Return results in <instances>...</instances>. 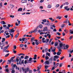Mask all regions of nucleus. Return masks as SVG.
Wrapping results in <instances>:
<instances>
[{
  "mask_svg": "<svg viewBox=\"0 0 73 73\" xmlns=\"http://www.w3.org/2000/svg\"><path fill=\"white\" fill-rule=\"evenodd\" d=\"M13 48L14 49H13V50H15V49H16V48H17V47L15 45L13 46Z\"/></svg>",
  "mask_w": 73,
  "mask_h": 73,
  "instance_id": "21",
  "label": "nucleus"
},
{
  "mask_svg": "<svg viewBox=\"0 0 73 73\" xmlns=\"http://www.w3.org/2000/svg\"><path fill=\"white\" fill-rule=\"evenodd\" d=\"M62 73H65V70H63V72H61Z\"/></svg>",
  "mask_w": 73,
  "mask_h": 73,
  "instance_id": "63",
  "label": "nucleus"
},
{
  "mask_svg": "<svg viewBox=\"0 0 73 73\" xmlns=\"http://www.w3.org/2000/svg\"><path fill=\"white\" fill-rule=\"evenodd\" d=\"M45 69H47V68H48V66H46V65L45 66Z\"/></svg>",
  "mask_w": 73,
  "mask_h": 73,
  "instance_id": "48",
  "label": "nucleus"
},
{
  "mask_svg": "<svg viewBox=\"0 0 73 73\" xmlns=\"http://www.w3.org/2000/svg\"><path fill=\"white\" fill-rule=\"evenodd\" d=\"M9 29V27H6V29Z\"/></svg>",
  "mask_w": 73,
  "mask_h": 73,
  "instance_id": "60",
  "label": "nucleus"
},
{
  "mask_svg": "<svg viewBox=\"0 0 73 73\" xmlns=\"http://www.w3.org/2000/svg\"><path fill=\"white\" fill-rule=\"evenodd\" d=\"M65 45V44H63L61 43H60V47H62V46H63L61 48L62 49H64V46Z\"/></svg>",
  "mask_w": 73,
  "mask_h": 73,
  "instance_id": "6",
  "label": "nucleus"
},
{
  "mask_svg": "<svg viewBox=\"0 0 73 73\" xmlns=\"http://www.w3.org/2000/svg\"><path fill=\"white\" fill-rule=\"evenodd\" d=\"M5 70L6 72H9V70L8 69H6Z\"/></svg>",
  "mask_w": 73,
  "mask_h": 73,
  "instance_id": "56",
  "label": "nucleus"
},
{
  "mask_svg": "<svg viewBox=\"0 0 73 73\" xmlns=\"http://www.w3.org/2000/svg\"><path fill=\"white\" fill-rule=\"evenodd\" d=\"M64 32H65V33H68V30L66 29H64Z\"/></svg>",
  "mask_w": 73,
  "mask_h": 73,
  "instance_id": "26",
  "label": "nucleus"
},
{
  "mask_svg": "<svg viewBox=\"0 0 73 73\" xmlns=\"http://www.w3.org/2000/svg\"><path fill=\"white\" fill-rule=\"evenodd\" d=\"M19 33H18L15 36V37L16 38H17L19 36Z\"/></svg>",
  "mask_w": 73,
  "mask_h": 73,
  "instance_id": "22",
  "label": "nucleus"
},
{
  "mask_svg": "<svg viewBox=\"0 0 73 73\" xmlns=\"http://www.w3.org/2000/svg\"><path fill=\"white\" fill-rule=\"evenodd\" d=\"M42 21L43 22H44V23H45V22H46V19L43 20Z\"/></svg>",
  "mask_w": 73,
  "mask_h": 73,
  "instance_id": "49",
  "label": "nucleus"
},
{
  "mask_svg": "<svg viewBox=\"0 0 73 73\" xmlns=\"http://www.w3.org/2000/svg\"><path fill=\"white\" fill-rule=\"evenodd\" d=\"M68 6H66L64 7V8L65 10H66V11H68L70 10V8H68Z\"/></svg>",
  "mask_w": 73,
  "mask_h": 73,
  "instance_id": "11",
  "label": "nucleus"
},
{
  "mask_svg": "<svg viewBox=\"0 0 73 73\" xmlns=\"http://www.w3.org/2000/svg\"><path fill=\"white\" fill-rule=\"evenodd\" d=\"M57 45H58V43L57 42H55V46H57Z\"/></svg>",
  "mask_w": 73,
  "mask_h": 73,
  "instance_id": "45",
  "label": "nucleus"
},
{
  "mask_svg": "<svg viewBox=\"0 0 73 73\" xmlns=\"http://www.w3.org/2000/svg\"><path fill=\"white\" fill-rule=\"evenodd\" d=\"M73 36H71L70 37V38H69V39H70V40H71V39H72V38H73Z\"/></svg>",
  "mask_w": 73,
  "mask_h": 73,
  "instance_id": "54",
  "label": "nucleus"
},
{
  "mask_svg": "<svg viewBox=\"0 0 73 73\" xmlns=\"http://www.w3.org/2000/svg\"><path fill=\"white\" fill-rule=\"evenodd\" d=\"M48 19H49V20H51V21L52 22H53V21H54V19H53V18H48Z\"/></svg>",
  "mask_w": 73,
  "mask_h": 73,
  "instance_id": "15",
  "label": "nucleus"
},
{
  "mask_svg": "<svg viewBox=\"0 0 73 73\" xmlns=\"http://www.w3.org/2000/svg\"><path fill=\"white\" fill-rule=\"evenodd\" d=\"M44 50L45 52H47V51L48 50V48H46Z\"/></svg>",
  "mask_w": 73,
  "mask_h": 73,
  "instance_id": "61",
  "label": "nucleus"
},
{
  "mask_svg": "<svg viewBox=\"0 0 73 73\" xmlns=\"http://www.w3.org/2000/svg\"><path fill=\"white\" fill-rule=\"evenodd\" d=\"M44 63L45 65H49V62L47 60V61L45 62Z\"/></svg>",
  "mask_w": 73,
  "mask_h": 73,
  "instance_id": "10",
  "label": "nucleus"
},
{
  "mask_svg": "<svg viewBox=\"0 0 73 73\" xmlns=\"http://www.w3.org/2000/svg\"><path fill=\"white\" fill-rule=\"evenodd\" d=\"M27 38H25V40H24V41H25V43H27Z\"/></svg>",
  "mask_w": 73,
  "mask_h": 73,
  "instance_id": "34",
  "label": "nucleus"
},
{
  "mask_svg": "<svg viewBox=\"0 0 73 73\" xmlns=\"http://www.w3.org/2000/svg\"><path fill=\"white\" fill-rule=\"evenodd\" d=\"M61 54V52H60L59 51H58L57 53V54L58 56H60V54Z\"/></svg>",
  "mask_w": 73,
  "mask_h": 73,
  "instance_id": "18",
  "label": "nucleus"
},
{
  "mask_svg": "<svg viewBox=\"0 0 73 73\" xmlns=\"http://www.w3.org/2000/svg\"><path fill=\"white\" fill-rule=\"evenodd\" d=\"M11 66H12V67H13V68H12L13 69H14V68H15V67H16V64H14L13 63H12L11 64Z\"/></svg>",
  "mask_w": 73,
  "mask_h": 73,
  "instance_id": "4",
  "label": "nucleus"
},
{
  "mask_svg": "<svg viewBox=\"0 0 73 73\" xmlns=\"http://www.w3.org/2000/svg\"><path fill=\"white\" fill-rule=\"evenodd\" d=\"M37 57V55L36 54H35L34 55V57L33 58V60H36L37 59V58H36Z\"/></svg>",
  "mask_w": 73,
  "mask_h": 73,
  "instance_id": "20",
  "label": "nucleus"
},
{
  "mask_svg": "<svg viewBox=\"0 0 73 73\" xmlns=\"http://www.w3.org/2000/svg\"><path fill=\"white\" fill-rule=\"evenodd\" d=\"M8 62H7L8 64H11V62L12 61L10 60H8Z\"/></svg>",
  "mask_w": 73,
  "mask_h": 73,
  "instance_id": "19",
  "label": "nucleus"
},
{
  "mask_svg": "<svg viewBox=\"0 0 73 73\" xmlns=\"http://www.w3.org/2000/svg\"><path fill=\"white\" fill-rule=\"evenodd\" d=\"M35 40V38H32L31 39V42H33Z\"/></svg>",
  "mask_w": 73,
  "mask_h": 73,
  "instance_id": "30",
  "label": "nucleus"
},
{
  "mask_svg": "<svg viewBox=\"0 0 73 73\" xmlns=\"http://www.w3.org/2000/svg\"><path fill=\"white\" fill-rule=\"evenodd\" d=\"M25 38H22V40L23 41H24L25 39Z\"/></svg>",
  "mask_w": 73,
  "mask_h": 73,
  "instance_id": "58",
  "label": "nucleus"
},
{
  "mask_svg": "<svg viewBox=\"0 0 73 73\" xmlns=\"http://www.w3.org/2000/svg\"><path fill=\"white\" fill-rule=\"evenodd\" d=\"M45 25L46 26H50V23H48L47 25Z\"/></svg>",
  "mask_w": 73,
  "mask_h": 73,
  "instance_id": "53",
  "label": "nucleus"
},
{
  "mask_svg": "<svg viewBox=\"0 0 73 73\" xmlns=\"http://www.w3.org/2000/svg\"><path fill=\"white\" fill-rule=\"evenodd\" d=\"M56 34L58 35V36H61V33L59 32L57 33Z\"/></svg>",
  "mask_w": 73,
  "mask_h": 73,
  "instance_id": "39",
  "label": "nucleus"
},
{
  "mask_svg": "<svg viewBox=\"0 0 73 73\" xmlns=\"http://www.w3.org/2000/svg\"><path fill=\"white\" fill-rule=\"evenodd\" d=\"M15 30H14V28H13L12 29H11L10 30V31H9V32H10L9 33H13L14 32H15Z\"/></svg>",
  "mask_w": 73,
  "mask_h": 73,
  "instance_id": "5",
  "label": "nucleus"
},
{
  "mask_svg": "<svg viewBox=\"0 0 73 73\" xmlns=\"http://www.w3.org/2000/svg\"><path fill=\"white\" fill-rule=\"evenodd\" d=\"M62 35L63 36H64L65 35V33H64V32H63L62 33Z\"/></svg>",
  "mask_w": 73,
  "mask_h": 73,
  "instance_id": "57",
  "label": "nucleus"
},
{
  "mask_svg": "<svg viewBox=\"0 0 73 73\" xmlns=\"http://www.w3.org/2000/svg\"><path fill=\"white\" fill-rule=\"evenodd\" d=\"M29 56H25L24 58L25 60H25L24 62V63L25 64H26L27 63L29 64V63H32L33 62L32 60H33V58L30 57L29 58V60L27 59L29 58Z\"/></svg>",
  "mask_w": 73,
  "mask_h": 73,
  "instance_id": "1",
  "label": "nucleus"
},
{
  "mask_svg": "<svg viewBox=\"0 0 73 73\" xmlns=\"http://www.w3.org/2000/svg\"><path fill=\"white\" fill-rule=\"evenodd\" d=\"M39 27L40 28H42V25H39Z\"/></svg>",
  "mask_w": 73,
  "mask_h": 73,
  "instance_id": "37",
  "label": "nucleus"
},
{
  "mask_svg": "<svg viewBox=\"0 0 73 73\" xmlns=\"http://www.w3.org/2000/svg\"><path fill=\"white\" fill-rule=\"evenodd\" d=\"M21 55H23V56H25V54H19L18 56H21Z\"/></svg>",
  "mask_w": 73,
  "mask_h": 73,
  "instance_id": "43",
  "label": "nucleus"
},
{
  "mask_svg": "<svg viewBox=\"0 0 73 73\" xmlns=\"http://www.w3.org/2000/svg\"><path fill=\"white\" fill-rule=\"evenodd\" d=\"M46 56H50V54H49V53H48V52H46Z\"/></svg>",
  "mask_w": 73,
  "mask_h": 73,
  "instance_id": "35",
  "label": "nucleus"
},
{
  "mask_svg": "<svg viewBox=\"0 0 73 73\" xmlns=\"http://www.w3.org/2000/svg\"><path fill=\"white\" fill-rule=\"evenodd\" d=\"M20 47H22L23 46H24V44H20Z\"/></svg>",
  "mask_w": 73,
  "mask_h": 73,
  "instance_id": "47",
  "label": "nucleus"
},
{
  "mask_svg": "<svg viewBox=\"0 0 73 73\" xmlns=\"http://www.w3.org/2000/svg\"><path fill=\"white\" fill-rule=\"evenodd\" d=\"M9 45H7L5 47L3 51V52H5V51L9 47Z\"/></svg>",
  "mask_w": 73,
  "mask_h": 73,
  "instance_id": "7",
  "label": "nucleus"
},
{
  "mask_svg": "<svg viewBox=\"0 0 73 73\" xmlns=\"http://www.w3.org/2000/svg\"><path fill=\"white\" fill-rule=\"evenodd\" d=\"M9 33L10 36H11V37L12 38H13V33Z\"/></svg>",
  "mask_w": 73,
  "mask_h": 73,
  "instance_id": "17",
  "label": "nucleus"
},
{
  "mask_svg": "<svg viewBox=\"0 0 73 73\" xmlns=\"http://www.w3.org/2000/svg\"><path fill=\"white\" fill-rule=\"evenodd\" d=\"M18 58H19V57L17 56V58L16 59V61H17V62H19V59H18Z\"/></svg>",
  "mask_w": 73,
  "mask_h": 73,
  "instance_id": "33",
  "label": "nucleus"
},
{
  "mask_svg": "<svg viewBox=\"0 0 73 73\" xmlns=\"http://www.w3.org/2000/svg\"><path fill=\"white\" fill-rule=\"evenodd\" d=\"M3 3L2 2H1L0 3V6L1 7H3Z\"/></svg>",
  "mask_w": 73,
  "mask_h": 73,
  "instance_id": "46",
  "label": "nucleus"
},
{
  "mask_svg": "<svg viewBox=\"0 0 73 73\" xmlns=\"http://www.w3.org/2000/svg\"><path fill=\"white\" fill-rule=\"evenodd\" d=\"M53 59V58H51L48 61L49 62V63H50L51 64L52 63V60Z\"/></svg>",
  "mask_w": 73,
  "mask_h": 73,
  "instance_id": "16",
  "label": "nucleus"
},
{
  "mask_svg": "<svg viewBox=\"0 0 73 73\" xmlns=\"http://www.w3.org/2000/svg\"><path fill=\"white\" fill-rule=\"evenodd\" d=\"M24 60H22L21 62V64H24Z\"/></svg>",
  "mask_w": 73,
  "mask_h": 73,
  "instance_id": "59",
  "label": "nucleus"
},
{
  "mask_svg": "<svg viewBox=\"0 0 73 73\" xmlns=\"http://www.w3.org/2000/svg\"><path fill=\"white\" fill-rule=\"evenodd\" d=\"M10 7H11V9H12V8H13V7H14V5H10Z\"/></svg>",
  "mask_w": 73,
  "mask_h": 73,
  "instance_id": "38",
  "label": "nucleus"
},
{
  "mask_svg": "<svg viewBox=\"0 0 73 73\" xmlns=\"http://www.w3.org/2000/svg\"><path fill=\"white\" fill-rule=\"evenodd\" d=\"M40 9H42L43 8V7L42 6H40L39 7Z\"/></svg>",
  "mask_w": 73,
  "mask_h": 73,
  "instance_id": "52",
  "label": "nucleus"
},
{
  "mask_svg": "<svg viewBox=\"0 0 73 73\" xmlns=\"http://www.w3.org/2000/svg\"><path fill=\"white\" fill-rule=\"evenodd\" d=\"M15 58V56H14L13 57H12L10 59V60L12 61V62H14V60L13 59L14 58Z\"/></svg>",
  "mask_w": 73,
  "mask_h": 73,
  "instance_id": "9",
  "label": "nucleus"
},
{
  "mask_svg": "<svg viewBox=\"0 0 73 73\" xmlns=\"http://www.w3.org/2000/svg\"><path fill=\"white\" fill-rule=\"evenodd\" d=\"M15 25L16 26H18V25H19V24H17V22H16L15 23Z\"/></svg>",
  "mask_w": 73,
  "mask_h": 73,
  "instance_id": "64",
  "label": "nucleus"
},
{
  "mask_svg": "<svg viewBox=\"0 0 73 73\" xmlns=\"http://www.w3.org/2000/svg\"><path fill=\"white\" fill-rule=\"evenodd\" d=\"M21 2L22 3H26L27 2V0H22Z\"/></svg>",
  "mask_w": 73,
  "mask_h": 73,
  "instance_id": "8",
  "label": "nucleus"
},
{
  "mask_svg": "<svg viewBox=\"0 0 73 73\" xmlns=\"http://www.w3.org/2000/svg\"><path fill=\"white\" fill-rule=\"evenodd\" d=\"M61 18H62V17H61V16L59 17L58 16L56 17V19H58L59 20H60V19H61Z\"/></svg>",
  "mask_w": 73,
  "mask_h": 73,
  "instance_id": "24",
  "label": "nucleus"
},
{
  "mask_svg": "<svg viewBox=\"0 0 73 73\" xmlns=\"http://www.w3.org/2000/svg\"><path fill=\"white\" fill-rule=\"evenodd\" d=\"M47 36H48V37L49 38H50V37H51V36L50 35V34H47Z\"/></svg>",
  "mask_w": 73,
  "mask_h": 73,
  "instance_id": "28",
  "label": "nucleus"
},
{
  "mask_svg": "<svg viewBox=\"0 0 73 73\" xmlns=\"http://www.w3.org/2000/svg\"><path fill=\"white\" fill-rule=\"evenodd\" d=\"M52 7V5H48V8H50Z\"/></svg>",
  "mask_w": 73,
  "mask_h": 73,
  "instance_id": "36",
  "label": "nucleus"
},
{
  "mask_svg": "<svg viewBox=\"0 0 73 73\" xmlns=\"http://www.w3.org/2000/svg\"><path fill=\"white\" fill-rule=\"evenodd\" d=\"M1 24H2L3 25H5L6 24V23L4 21L1 22Z\"/></svg>",
  "mask_w": 73,
  "mask_h": 73,
  "instance_id": "14",
  "label": "nucleus"
},
{
  "mask_svg": "<svg viewBox=\"0 0 73 73\" xmlns=\"http://www.w3.org/2000/svg\"><path fill=\"white\" fill-rule=\"evenodd\" d=\"M45 58L46 60H47L48 58H49V57L48 56H46L45 57Z\"/></svg>",
  "mask_w": 73,
  "mask_h": 73,
  "instance_id": "51",
  "label": "nucleus"
},
{
  "mask_svg": "<svg viewBox=\"0 0 73 73\" xmlns=\"http://www.w3.org/2000/svg\"><path fill=\"white\" fill-rule=\"evenodd\" d=\"M60 7V5L57 4L56 5V8H58V7Z\"/></svg>",
  "mask_w": 73,
  "mask_h": 73,
  "instance_id": "42",
  "label": "nucleus"
},
{
  "mask_svg": "<svg viewBox=\"0 0 73 73\" xmlns=\"http://www.w3.org/2000/svg\"><path fill=\"white\" fill-rule=\"evenodd\" d=\"M41 67H42L40 65L38 67H37V68H38V69H39L40 70L41 69Z\"/></svg>",
  "mask_w": 73,
  "mask_h": 73,
  "instance_id": "32",
  "label": "nucleus"
},
{
  "mask_svg": "<svg viewBox=\"0 0 73 73\" xmlns=\"http://www.w3.org/2000/svg\"><path fill=\"white\" fill-rule=\"evenodd\" d=\"M38 40H34V41H35V44H36V45H38L39 43H38Z\"/></svg>",
  "mask_w": 73,
  "mask_h": 73,
  "instance_id": "12",
  "label": "nucleus"
},
{
  "mask_svg": "<svg viewBox=\"0 0 73 73\" xmlns=\"http://www.w3.org/2000/svg\"><path fill=\"white\" fill-rule=\"evenodd\" d=\"M12 73H15V70H12L11 71Z\"/></svg>",
  "mask_w": 73,
  "mask_h": 73,
  "instance_id": "40",
  "label": "nucleus"
},
{
  "mask_svg": "<svg viewBox=\"0 0 73 73\" xmlns=\"http://www.w3.org/2000/svg\"><path fill=\"white\" fill-rule=\"evenodd\" d=\"M69 46L68 45H66V46H64L63 49H68V48H69Z\"/></svg>",
  "mask_w": 73,
  "mask_h": 73,
  "instance_id": "3",
  "label": "nucleus"
},
{
  "mask_svg": "<svg viewBox=\"0 0 73 73\" xmlns=\"http://www.w3.org/2000/svg\"><path fill=\"white\" fill-rule=\"evenodd\" d=\"M59 58V57L57 55H55L54 56V58H56V59H58V58Z\"/></svg>",
  "mask_w": 73,
  "mask_h": 73,
  "instance_id": "31",
  "label": "nucleus"
},
{
  "mask_svg": "<svg viewBox=\"0 0 73 73\" xmlns=\"http://www.w3.org/2000/svg\"><path fill=\"white\" fill-rule=\"evenodd\" d=\"M22 69L23 72H24L25 73H27V72H28L29 71V73H32V70H30V69L28 68H27L26 69L23 67Z\"/></svg>",
  "mask_w": 73,
  "mask_h": 73,
  "instance_id": "2",
  "label": "nucleus"
},
{
  "mask_svg": "<svg viewBox=\"0 0 73 73\" xmlns=\"http://www.w3.org/2000/svg\"><path fill=\"white\" fill-rule=\"evenodd\" d=\"M62 63H60L59 64V67L60 68H61V66H62Z\"/></svg>",
  "mask_w": 73,
  "mask_h": 73,
  "instance_id": "41",
  "label": "nucleus"
},
{
  "mask_svg": "<svg viewBox=\"0 0 73 73\" xmlns=\"http://www.w3.org/2000/svg\"><path fill=\"white\" fill-rule=\"evenodd\" d=\"M56 50V49H54L53 50H51L52 52H55V51Z\"/></svg>",
  "mask_w": 73,
  "mask_h": 73,
  "instance_id": "50",
  "label": "nucleus"
},
{
  "mask_svg": "<svg viewBox=\"0 0 73 73\" xmlns=\"http://www.w3.org/2000/svg\"><path fill=\"white\" fill-rule=\"evenodd\" d=\"M23 10V9H22V8H20L18 10V11H22Z\"/></svg>",
  "mask_w": 73,
  "mask_h": 73,
  "instance_id": "25",
  "label": "nucleus"
},
{
  "mask_svg": "<svg viewBox=\"0 0 73 73\" xmlns=\"http://www.w3.org/2000/svg\"><path fill=\"white\" fill-rule=\"evenodd\" d=\"M2 46V47L4 46V43H1V42H0V46Z\"/></svg>",
  "mask_w": 73,
  "mask_h": 73,
  "instance_id": "23",
  "label": "nucleus"
},
{
  "mask_svg": "<svg viewBox=\"0 0 73 73\" xmlns=\"http://www.w3.org/2000/svg\"><path fill=\"white\" fill-rule=\"evenodd\" d=\"M68 15H66L64 16V17L66 18V19H67L68 18Z\"/></svg>",
  "mask_w": 73,
  "mask_h": 73,
  "instance_id": "62",
  "label": "nucleus"
},
{
  "mask_svg": "<svg viewBox=\"0 0 73 73\" xmlns=\"http://www.w3.org/2000/svg\"><path fill=\"white\" fill-rule=\"evenodd\" d=\"M47 31H48V28L47 27H45L44 28L43 31L44 32Z\"/></svg>",
  "mask_w": 73,
  "mask_h": 73,
  "instance_id": "13",
  "label": "nucleus"
},
{
  "mask_svg": "<svg viewBox=\"0 0 73 73\" xmlns=\"http://www.w3.org/2000/svg\"><path fill=\"white\" fill-rule=\"evenodd\" d=\"M9 53H8V54H6L5 56V57H8V56H9Z\"/></svg>",
  "mask_w": 73,
  "mask_h": 73,
  "instance_id": "44",
  "label": "nucleus"
},
{
  "mask_svg": "<svg viewBox=\"0 0 73 73\" xmlns=\"http://www.w3.org/2000/svg\"><path fill=\"white\" fill-rule=\"evenodd\" d=\"M58 51L59 52H62V50H61V49L60 47H59L58 48Z\"/></svg>",
  "mask_w": 73,
  "mask_h": 73,
  "instance_id": "27",
  "label": "nucleus"
},
{
  "mask_svg": "<svg viewBox=\"0 0 73 73\" xmlns=\"http://www.w3.org/2000/svg\"><path fill=\"white\" fill-rule=\"evenodd\" d=\"M73 30H70V33L71 34H73Z\"/></svg>",
  "mask_w": 73,
  "mask_h": 73,
  "instance_id": "29",
  "label": "nucleus"
},
{
  "mask_svg": "<svg viewBox=\"0 0 73 73\" xmlns=\"http://www.w3.org/2000/svg\"><path fill=\"white\" fill-rule=\"evenodd\" d=\"M64 57H64V56H63L62 57L60 58L61 60H62L63 59H64Z\"/></svg>",
  "mask_w": 73,
  "mask_h": 73,
  "instance_id": "55",
  "label": "nucleus"
}]
</instances>
